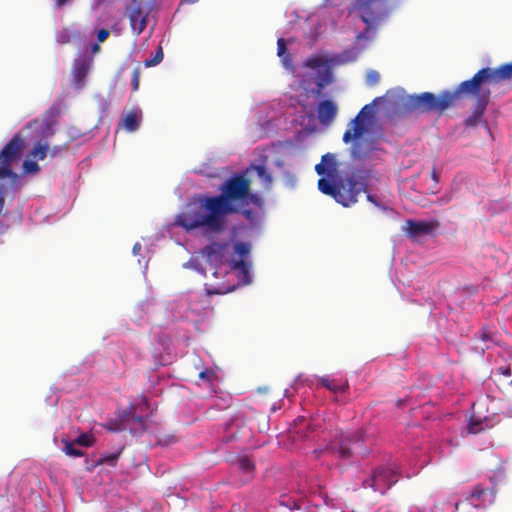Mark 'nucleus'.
<instances>
[{
    "mask_svg": "<svg viewBox=\"0 0 512 512\" xmlns=\"http://www.w3.org/2000/svg\"><path fill=\"white\" fill-rule=\"evenodd\" d=\"M219 195H199L196 201L188 203L176 216L175 225L186 232L201 229L204 235L220 234L226 230L227 216L242 214L252 218L247 207L253 204L261 208L263 199L251 192V180L244 174L228 178L220 187Z\"/></svg>",
    "mask_w": 512,
    "mask_h": 512,
    "instance_id": "f257e3e1",
    "label": "nucleus"
},
{
    "mask_svg": "<svg viewBox=\"0 0 512 512\" xmlns=\"http://www.w3.org/2000/svg\"><path fill=\"white\" fill-rule=\"evenodd\" d=\"M512 78V62L498 68L485 67L474 76L461 82L455 90H444L439 95L431 92L408 95L403 98V107L408 112L439 113L455 106L461 99L474 97L477 103L490 101V89L487 85L498 84Z\"/></svg>",
    "mask_w": 512,
    "mask_h": 512,
    "instance_id": "f03ea898",
    "label": "nucleus"
},
{
    "mask_svg": "<svg viewBox=\"0 0 512 512\" xmlns=\"http://www.w3.org/2000/svg\"><path fill=\"white\" fill-rule=\"evenodd\" d=\"M318 189L325 195H329L344 207H349L357 202L361 192L366 191V184L361 176L352 173L345 177H339L336 181L325 178L318 180Z\"/></svg>",
    "mask_w": 512,
    "mask_h": 512,
    "instance_id": "7ed1b4c3",
    "label": "nucleus"
},
{
    "mask_svg": "<svg viewBox=\"0 0 512 512\" xmlns=\"http://www.w3.org/2000/svg\"><path fill=\"white\" fill-rule=\"evenodd\" d=\"M363 433L356 431L350 435L342 437L339 443H331L323 449H315L313 451L316 458L324 454L337 455L340 459H349L356 451L361 453L363 449Z\"/></svg>",
    "mask_w": 512,
    "mask_h": 512,
    "instance_id": "20e7f679",
    "label": "nucleus"
},
{
    "mask_svg": "<svg viewBox=\"0 0 512 512\" xmlns=\"http://www.w3.org/2000/svg\"><path fill=\"white\" fill-rule=\"evenodd\" d=\"M376 0H356L354 9L359 12L361 20L367 25V31L376 29L387 17V12L374 7Z\"/></svg>",
    "mask_w": 512,
    "mask_h": 512,
    "instance_id": "39448f33",
    "label": "nucleus"
},
{
    "mask_svg": "<svg viewBox=\"0 0 512 512\" xmlns=\"http://www.w3.org/2000/svg\"><path fill=\"white\" fill-rule=\"evenodd\" d=\"M398 481V476L391 468L379 467L375 469L370 479L363 482V486L372 488L375 492L384 494Z\"/></svg>",
    "mask_w": 512,
    "mask_h": 512,
    "instance_id": "423d86ee",
    "label": "nucleus"
},
{
    "mask_svg": "<svg viewBox=\"0 0 512 512\" xmlns=\"http://www.w3.org/2000/svg\"><path fill=\"white\" fill-rule=\"evenodd\" d=\"M202 255L206 258L207 262L215 268L225 264L230 266L229 243L227 242H212L204 247ZM213 275L215 277L218 275L217 269L213 271Z\"/></svg>",
    "mask_w": 512,
    "mask_h": 512,
    "instance_id": "0eeeda50",
    "label": "nucleus"
},
{
    "mask_svg": "<svg viewBox=\"0 0 512 512\" xmlns=\"http://www.w3.org/2000/svg\"><path fill=\"white\" fill-rule=\"evenodd\" d=\"M149 11L144 9L141 1L132 0L127 7V16L130 21L132 31L136 35H140L147 26Z\"/></svg>",
    "mask_w": 512,
    "mask_h": 512,
    "instance_id": "6e6552de",
    "label": "nucleus"
},
{
    "mask_svg": "<svg viewBox=\"0 0 512 512\" xmlns=\"http://www.w3.org/2000/svg\"><path fill=\"white\" fill-rule=\"evenodd\" d=\"M438 222H428V221H414L407 220V234L409 237L415 238L421 235H430L435 229L438 227Z\"/></svg>",
    "mask_w": 512,
    "mask_h": 512,
    "instance_id": "1a4fd4ad",
    "label": "nucleus"
},
{
    "mask_svg": "<svg viewBox=\"0 0 512 512\" xmlns=\"http://www.w3.org/2000/svg\"><path fill=\"white\" fill-rule=\"evenodd\" d=\"M366 131V122L364 118H360V116H356L348 123V128L343 134V142L348 144L352 141H357L362 139V135Z\"/></svg>",
    "mask_w": 512,
    "mask_h": 512,
    "instance_id": "9d476101",
    "label": "nucleus"
},
{
    "mask_svg": "<svg viewBox=\"0 0 512 512\" xmlns=\"http://www.w3.org/2000/svg\"><path fill=\"white\" fill-rule=\"evenodd\" d=\"M317 113L322 125H330L337 116L338 107L331 100H323L318 104Z\"/></svg>",
    "mask_w": 512,
    "mask_h": 512,
    "instance_id": "9b49d317",
    "label": "nucleus"
},
{
    "mask_svg": "<svg viewBox=\"0 0 512 512\" xmlns=\"http://www.w3.org/2000/svg\"><path fill=\"white\" fill-rule=\"evenodd\" d=\"M90 67L91 62L85 59H78L74 62L72 68V84L75 88L80 89L84 86Z\"/></svg>",
    "mask_w": 512,
    "mask_h": 512,
    "instance_id": "f8f14e48",
    "label": "nucleus"
},
{
    "mask_svg": "<svg viewBox=\"0 0 512 512\" xmlns=\"http://www.w3.org/2000/svg\"><path fill=\"white\" fill-rule=\"evenodd\" d=\"M230 269L238 273L239 284L247 285L251 283L250 263L244 259L231 260Z\"/></svg>",
    "mask_w": 512,
    "mask_h": 512,
    "instance_id": "ddd939ff",
    "label": "nucleus"
},
{
    "mask_svg": "<svg viewBox=\"0 0 512 512\" xmlns=\"http://www.w3.org/2000/svg\"><path fill=\"white\" fill-rule=\"evenodd\" d=\"M56 116V112L54 110H48L45 114H44V117L43 119H35L33 120L32 122L28 123L27 124V128H31L33 126H39L41 127V130H42V135L43 136H46V135H52L53 134V130H52V127L54 125V118Z\"/></svg>",
    "mask_w": 512,
    "mask_h": 512,
    "instance_id": "4468645a",
    "label": "nucleus"
},
{
    "mask_svg": "<svg viewBox=\"0 0 512 512\" xmlns=\"http://www.w3.org/2000/svg\"><path fill=\"white\" fill-rule=\"evenodd\" d=\"M373 150H375L373 140L360 139L353 143L351 147V154L353 158L363 159L370 155Z\"/></svg>",
    "mask_w": 512,
    "mask_h": 512,
    "instance_id": "2eb2a0df",
    "label": "nucleus"
},
{
    "mask_svg": "<svg viewBox=\"0 0 512 512\" xmlns=\"http://www.w3.org/2000/svg\"><path fill=\"white\" fill-rule=\"evenodd\" d=\"M485 492L486 490L482 486H475L469 493L468 497L455 504V510L458 511L461 506L471 509L476 508L479 504L474 503V500L480 499L485 494Z\"/></svg>",
    "mask_w": 512,
    "mask_h": 512,
    "instance_id": "dca6fc26",
    "label": "nucleus"
},
{
    "mask_svg": "<svg viewBox=\"0 0 512 512\" xmlns=\"http://www.w3.org/2000/svg\"><path fill=\"white\" fill-rule=\"evenodd\" d=\"M141 118V111L132 110L122 119L120 125L129 132H135L140 126Z\"/></svg>",
    "mask_w": 512,
    "mask_h": 512,
    "instance_id": "f3484780",
    "label": "nucleus"
},
{
    "mask_svg": "<svg viewBox=\"0 0 512 512\" xmlns=\"http://www.w3.org/2000/svg\"><path fill=\"white\" fill-rule=\"evenodd\" d=\"M123 420L135 423L137 425V428L133 429L135 432H145L147 429L145 419L135 414V407L133 405H130L124 412Z\"/></svg>",
    "mask_w": 512,
    "mask_h": 512,
    "instance_id": "a211bd4d",
    "label": "nucleus"
},
{
    "mask_svg": "<svg viewBox=\"0 0 512 512\" xmlns=\"http://www.w3.org/2000/svg\"><path fill=\"white\" fill-rule=\"evenodd\" d=\"M487 106L488 103H485V100L481 101V103H476L472 114L465 120V125L467 127H476L482 121Z\"/></svg>",
    "mask_w": 512,
    "mask_h": 512,
    "instance_id": "6ab92c4d",
    "label": "nucleus"
},
{
    "mask_svg": "<svg viewBox=\"0 0 512 512\" xmlns=\"http://www.w3.org/2000/svg\"><path fill=\"white\" fill-rule=\"evenodd\" d=\"M253 170L256 172L258 178L261 180L262 185L265 189H270L272 186V176L268 172L267 168L264 165H251L247 171Z\"/></svg>",
    "mask_w": 512,
    "mask_h": 512,
    "instance_id": "aec40b11",
    "label": "nucleus"
},
{
    "mask_svg": "<svg viewBox=\"0 0 512 512\" xmlns=\"http://www.w3.org/2000/svg\"><path fill=\"white\" fill-rule=\"evenodd\" d=\"M320 384L333 393H342V392H345L349 388V385L347 382H338L334 379H329L327 377L321 378Z\"/></svg>",
    "mask_w": 512,
    "mask_h": 512,
    "instance_id": "412c9836",
    "label": "nucleus"
},
{
    "mask_svg": "<svg viewBox=\"0 0 512 512\" xmlns=\"http://www.w3.org/2000/svg\"><path fill=\"white\" fill-rule=\"evenodd\" d=\"M333 61V59H328L324 55H314L306 59L305 66L311 69H319L326 67Z\"/></svg>",
    "mask_w": 512,
    "mask_h": 512,
    "instance_id": "4be33fe9",
    "label": "nucleus"
},
{
    "mask_svg": "<svg viewBox=\"0 0 512 512\" xmlns=\"http://www.w3.org/2000/svg\"><path fill=\"white\" fill-rule=\"evenodd\" d=\"M332 81H333V72H332V68H331V66L329 64L326 67H324V70L321 72V74L318 77V80H317V87H318L317 94H319L324 87H326L327 85L331 84Z\"/></svg>",
    "mask_w": 512,
    "mask_h": 512,
    "instance_id": "5701e85b",
    "label": "nucleus"
},
{
    "mask_svg": "<svg viewBox=\"0 0 512 512\" xmlns=\"http://www.w3.org/2000/svg\"><path fill=\"white\" fill-rule=\"evenodd\" d=\"M277 54L282 59L286 67L292 66L291 57L290 54L288 53L286 43L283 38H279L277 41Z\"/></svg>",
    "mask_w": 512,
    "mask_h": 512,
    "instance_id": "b1692460",
    "label": "nucleus"
},
{
    "mask_svg": "<svg viewBox=\"0 0 512 512\" xmlns=\"http://www.w3.org/2000/svg\"><path fill=\"white\" fill-rule=\"evenodd\" d=\"M49 150L48 144H42L41 142H37L33 149L30 151V156L37 159L43 160L47 156Z\"/></svg>",
    "mask_w": 512,
    "mask_h": 512,
    "instance_id": "393cba45",
    "label": "nucleus"
},
{
    "mask_svg": "<svg viewBox=\"0 0 512 512\" xmlns=\"http://www.w3.org/2000/svg\"><path fill=\"white\" fill-rule=\"evenodd\" d=\"M121 455V450L115 453L103 454L96 462V465L108 464L110 466H116L118 459Z\"/></svg>",
    "mask_w": 512,
    "mask_h": 512,
    "instance_id": "a878e982",
    "label": "nucleus"
},
{
    "mask_svg": "<svg viewBox=\"0 0 512 512\" xmlns=\"http://www.w3.org/2000/svg\"><path fill=\"white\" fill-rule=\"evenodd\" d=\"M235 252L240 256V259H244L249 255L251 246L249 243L238 242L234 245Z\"/></svg>",
    "mask_w": 512,
    "mask_h": 512,
    "instance_id": "bb28decb",
    "label": "nucleus"
},
{
    "mask_svg": "<svg viewBox=\"0 0 512 512\" xmlns=\"http://www.w3.org/2000/svg\"><path fill=\"white\" fill-rule=\"evenodd\" d=\"M321 162L325 164V167L328 169V172H330L331 174L336 171L337 164H336L335 156L333 154L327 153V154L323 155Z\"/></svg>",
    "mask_w": 512,
    "mask_h": 512,
    "instance_id": "cd10ccee",
    "label": "nucleus"
},
{
    "mask_svg": "<svg viewBox=\"0 0 512 512\" xmlns=\"http://www.w3.org/2000/svg\"><path fill=\"white\" fill-rule=\"evenodd\" d=\"M94 441L95 439L93 435L82 433L75 439L74 443L81 446L90 447L94 444Z\"/></svg>",
    "mask_w": 512,
    "mask_h": 512,
    "instance_id": "c85d7f7f",
    "label": "nucleus"
},
{
    "mask_svg": "<svg viewBox=\"0 0 512 512\" xmlns=\"http://www.w3.org/2000/svg\"><path fill=\"white\" fill-rule=\"evenodd\" d=\"M163 50H162V47L159 46L155 55L152 57V58H149V59H146L144 61V66L145 67H152V66H155L157 64H159L162 60H163Z\"/></svg>",
    "mask_w": 512,
    "mask_h": 512,
    "instance_id": "c756f323",
    "label": "nucleus"
},
{
    "mask_svg": "<svg viewBox=\"0 0 512 512\" xmlns=\"http://www.w3.org/2000/svg\"><path fill=\"white\" fill-rule=\"evenodd\" d=\"M64 452L73 457H82L84 455V452L80 449L74 448V443L69 441H64Z\"/></svg>",
    "mask_w": 512,
    "mask_h": 512,
    "instance_id": "7c9ffc66",
    "label": "nucleus"
},
{
    "mask_svg": "<svg viewBox=\"0 0 512 512\" xmlns=\"http://www.w3.org/2000/svg\"><path fill=\"white\" fill-rule=\"evenodd\" d=\"M487 426H484L483 421L479 419H471L468 430L470 433L477 434L485 430Z\"/></svg>",
    "mask_w": 512,
    "mask_h": 512,
    "instance_id": "2f4dec72",
    "label": "nucleus"
},
{
    "mask_svg": "<svg viewBox=\"0 0 512 512\" xmlns=\"http://www.w3.org/2000/svg\"><path fill=\"white\" fill-rule=\"evenodd\" d=\"M23 172L25 174H35L40 170V166L35 161L25 160L23 162Z\"/></svg>",
    "mask_w": 512,
    "mask_h": 512,
    "instance_id": "473e14b6",
    "label": "nucleus"
},
{
    "mask_svg": "<svg viewBox=\"0 0 512 512\" xmlns=\"http://www.w3.org/2000/svg\"><path fill=\"white\" fill-rule=\"evenodd\" d=\"M239 469L244 472H252L254 470V464L248 457H242L238 460Z\"/></svg>",
    "mask_w": 512,
    "mask_h": 512,
    "instance_id": "72a5a7b5",
    "label": "nucleus"
},
{
    "mask_svg": "<svg viewBox=\"0 0 512 512\" xmlns=\"http://www.w3.org/2000/svg\"><path fill=\"white\" fill-rule=\"evenodd\" d=\"M74 35L67 29L62 30L57 35V42L60 44H68L72 41Z\"/></svg>",
    "mask_w": 512,
    "mask_h": 512,
    "instance_id": "f704fd0d",
    "label": "nucleus"
},
{
    "mask_svg": "<svg viewBox=\"0 0 512 512\" xmlns=\"http://www.w3.org/2000/svg\"><path fill=\"white\" fill-rule=\"evenodd\" d=\"M140 68L136 67L132 72V79H131V85H132V91L136 92L139 89L140 84Z\"/></svg>",
    "mask_w": 512,
    "mask_h": 512,
    "instance_id": "c9c22d12",
    "label": "nucleus"
},
{
    "mask_svg": "<svg viewBox=\"0 0 512 512\" xmlns=\"http://www.w3.org/2000/svg\"><path fill=\"white\" fill-rule=\"evenodd\" d=\"M199 378L208 383H212L216 378V374L212 369H205L199 373Z\"/></svg>",
    "mask_w": 512,
    "mask_h": 512,
    "instance_id": "e433bc0d",
    "label": "nucleus"
},
{
    "mask_svg": "<svg viewBox=\"0 0 512 512\" xmlns=\"http://www.w3.org/2000/svg\"><path fill=\"white\" fill-rule=\"evenodd\" d=\"M380 79V75L377 71H370L367 74V83L369 85H375Z\"/></svg>",
    "mask_w": 512,
    "mask_h": 512,
    "instance_id": "4c0bfd02",
    "label": "nucleus"
},
{
    "mask_svg": "<svg viewBox=\"0 0 512 512\" xmlns=\"http://www.w3.org/2000/svg\"><path fill=\"white\" fill-rule=\"evenodd\" d=\"M315 171L317 172V174L319 175H327V176H331V173L328 172V169L325 167V164L324 163H318L316 166H315Z\"/></svg>",
    "mask_w": 512,
    "mask_h": 512,
    "instance_id": "58836bf2",
    "label": "nucleus"
},
{
    "mask_svg": "<svg viewBox=\"0 0 512 512\" xmlns=\"http://www.w3.org/2000/svg\"><path fill=\"white\" fill-rule=\"evenodd\" d=\"M372 108L370 105H365L360 112L357 114V116H360V118H364V120L368 117V115L371 113Z\"/></svg>",
    "mask_w": 512,
    "mask_h": 512,
    "instance_id": "ea45409f",
    "label": "nucleus"
},
{
    "mask_svg": "<svg viewBox=\"0 0 512 512\" xmlns=\"http://www.w3.org/2000/svg\"><path fill=\"white\" fill-rule=\"evenodd\" d=\"M109 34L110 33L107 29H100L97 33L98 42H104L108 38Z\"/></svg>",
    "mask_w": 512,
    "mask_h": 512,
    "instance_id": "a19ab883",
    "label": "nucleus"
},
{
    "mask_svg": "<svg viewBox=\"0 0 512 512\" xmlns=\"http://www.w3.org/2000/svg\"><path fill=\"white\" fill-rule=\"evenodd\" d=\"M367 200L371 203H373L374 205L378 206V207H381L380 203L378 202V200L376 199L375 196L371 195V194H367ZM382 208L384 209V206H382Z\"/></svg>",
    "mask_w": 512,
    "mask_h": 512,
    "instance_id": "79ce46f5",
    "label": "nucleus"
},
{
    "mask_svg": "<svg viewBox=\"0 0 512 512\" xmlns=\"http://www.w3.org/2000/svg\"><path fill=\"white\" fill-rule=\"evenodd\" d=\"M370 33V31H367V27L365 28V30L361 33H359L357 35V40H363V39H368V34Z\"/></svg>",
    "mask_w": 512,
    "mask_h": 512,
    "instance_id": "37998d69",
    "label": "nucleus"
},
{
    "mask_svg": "<svg viewBox=\"0 0 512 512\" xmlns=\"http://www.w3.org/2000/svg\"><path fill=\"white\" fill-rule=\"evenodd\" d=\"M431 177H432V179L434 180L435 183L439 182V173L435 169H432Z\"/></svg>",
    "mask_w": 512,
    "mask_h": 512,
    "instance_id": "c03bdc74",
    "label": "nucleus"
},
{
    "mask_svg": "<svg viewBox=\"0 0 512 512\" xmlns=\"http://www.w3.org/2000/svg\"><path fill=\"white\" fill-rule=\"evenodd\" d=\"M499 372L505 376H510L511 375V370L510 368H499Z\"/></svg>",
    "mask_w": 512,
    "mask_h": 512,
    "instance_id": "a18cd8bd",
    "label": "nucleus"
},
{
    "mask_svg": "<svg viewBox=\"0 0 512 512\" xmlns=\"http://www.w3.org/2000/svg\"><path fill=\"white\" fill-rule=\"evenodd\" d=\"M140 250H141V245H140V243H136V244H134V246H133V253L136 255V254H138V253H139V251H140Z\"/></svg>",
    "mask_w": 512,
    "mask_h": 512,
    "instance_id": "49530a36",
    "label": "nucleus"
},
{
    "mask_svg": "<svg viewBox=\"0 0 512 512\" xmlns=\"http://www.w3.org/2000/svg\"><path fill=\"white\" fill-rule=\"evenodd\" d=\"M69 0H55V3H56V6L57 7H62L64 6Z\"/></svg>",
    "mask_w": 512,
    "mask_h": 512,
    "instance_id": "de8ad7c7",
    "label": "nucleus"
},
{
    "mask_svg": "<svg viewBox=\"0 0 512 512\" xmlns=\"http://www.w3.org/2000/svg\"><path fill=\"white\" fill-rule=\"evenodd\" d=\"M198 2V0H181L180 4H194Z\"/></svg>",
    "mask_w": 512,
    "mask_h": 512,
    "instance_id": "09e8293b",
    "label": "nucleus"
},
{
    "mask_svg": "<svg viewBox=\"0 0 512 512\" xmlns=\"http://www.w3.org/2000/svg\"><path fill=\"white\" fill-rule=\"evenodd\" d=\"M61 151V148H54L52 151H51V156H56L59 152Z\"/></svg>",
    "mask_w": 512,
    "mask_h": 512,
    "instance_id": "8fccbe9b",
    "label": "nucleus"
},
{
    "mask_svg": "<svg viewBox=\"0 0 512 512\" xmlns=\"http://www.w3.org/2000/svg\"><path fill=\"white\" fill-rule=\"evenodd\" d=\"M295 423L296 425H298V423L300 424H305L306 423V419L304 417H301V418H298L297 420H295Z\"/></svg>",
    "mask_w": 512,
    "mask_h": 512,
    "instance_id": "3c124183",
    "label": "nucleus"
},
{
    "mask_svg": "<svg viewBox=\"0 0 512 512\" xmlns=\"http://www.w3.org/2000/svg\"><path fill=\"white\" fill-rule=\"evenodd\" d=\"M99 50H100V46H99V44H94V45H93V48H92V51H93L94 53H96V52H98Z\"/></svg>",
    "mask_w": 512,
    "mask_h": 512,
    "instance_id": "603ef678",
    "label": "nucleus"
},
{
    "mask_svg": "<svg viewBox=\"0 0 512 512\" xmlns=\"http://www.w3.org/2000/svg\"><path fill=\"white\" fill-rule=\"evenodd\" d=\"M481 338H482V340L486 341L488 339V336L485 332H483L481 335Z\"/></svg>",
    "mask_w": 512,
    "mask_h": 512,
    "instance_id": "864d4df0",
    "label": "nucleus"
},
{
    "mask_svg": "<svg viewBox=\"0 0 512 512\" xmlns=\"http://www.w3.org/2000/svg\"><path fill=\"white\" fill-rule=\"evenodd\" d=\"M4 226L0 223V235H2L4 233Z\"/></svg>",
    "mask_w": 512,
    "mask_h": 512,
    "instance_id": "5fc2aeb1",
    "label": "nucleus"
},
{
    "mask_svg": "<svg viewBox=\"0 0 512 512\" xmlns=\"http://www.w3.org/2000/svg\"><path fill=\"white\" fill-rule=\"evenodd\" d=\"M380 99H381V98H375V99L373 100V103H376V102H377L378 100H380Z\"/></svg>",
    "mask_w": 512,
    "mask_h": 512,
    "instance_id": "6e6d98bb",
    "label": "nucleus"
},
{
    "mask_svg": "<svg viewBox=\"0 0 512 512\" xmlns=\"http://www.w3.org/2000/svg\"><path fill=\"white\" fill-rule=\"evenodd\" d=\"M233 289H234V287H233V288H229V289H227V292H230V291H232Z\"/></svg>",
    "mask_w": 512,
    "mask_h": 512,
    "instance_id": "4d7b16f0",
    "label": "nucleus"
}]
</instances>
